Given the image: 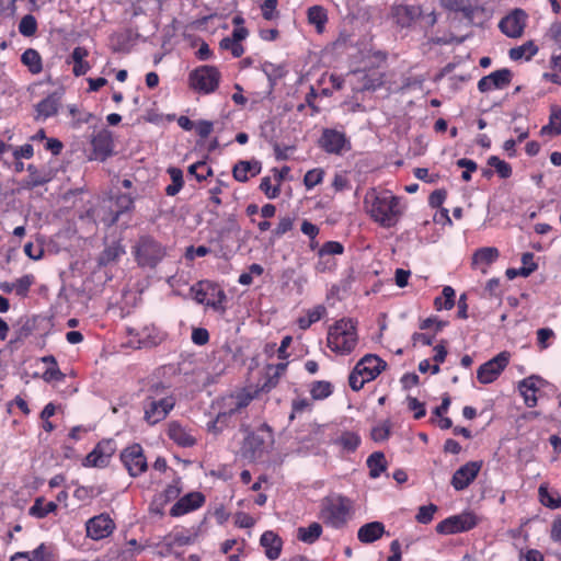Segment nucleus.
Wrapping results in <instances>:
<instances>
[{
  "mask_svg": "<svg viewBox=\"0 0 561 561\" xmlns=\"http://www.w3.org/2000/svg\"><path fill=\"white\" fill-rule=\"evenodd\" d=\"M368 213L370 217L383 228L394 227L403 211L400 208V198L389 192L371 194Z\"/></svg>",
  "mask_w": 561,
  "mask_h": 561,
  "instance_id": "f257e3e1",
  "label": "nucleus"
},
{
  "mask_svg": "<svg viewBox=\"0 0 561 561\" xmlns=\"http://www.w3.org/2000/svg\"><path fill=\"white\" fill-rule=\"evenodd\" d=\"M357 322L353 319H341L330 327L327 337L328 347L340 355L352 353L358 342Z\"/></svg>",
  "mask_w": 561,
  "mask_h": 561,
  "instance_id": "f03ea898",
  "label": "nucleus"
},
{
  "mask_svg": "<svg viewBox=\"0 0 561 561\" xmlns=\"http://www.w3.org/2000/svg\"><path fill=\"white\" fill-rule=\"evenodd\" d=\"M352 501L341 494H330L322 499L320 505V519L335 529L343 528L351 515Z\"/></svg>",
  "mask_w": 561,
  "mask_h": 561,
  "instance_id": "7ed1b4c3",
  "label": "nucleus"
},
{
  "mask_svg": "<svg viewBox=\"0 0 561 561\" xmlns=\"http://www.w3.org/2000/svg\"><path fill=\"white\" fill-rule=\"evenodd\" d=\"M133 253L140 267L154 268L165 256V249L151 236H141L133 247Z\"/></svg>",
  "mask_w": 561,
  "mask_h": 561,
  "instance_id": "20e7f679",
  "label": "nucleus"
},
{
  "mask_svg": "<svg viewBox=\"0 0 561 561\" xmlns=\"http://www.w3.org/2000/svg\"><path fill=\"white\" fill-rule=\"evenodd\" d=\"M220 81V72L215 66H201L190 72V87L204 94L216 91Z\"/></svg>",
  "mask_w": 561,
  "mask_h": 561,
  "instance_id": "39448f33",
  "label": "nucleus"
},
{
  "mask_svg": "<svg viewBox=\"0 0 561 561\" xmlns=\"http://www.w3.org/2000/svg\"><path fill=\"white\" fill-rule=\"evenodd\" d=\"M319 147L330 154L341 156L352 148L351 141L343 131L333 128H324L319 138Z\"/></svg>",
  "mask_w": 561,
  "mask_h": 561,
  "instance_id": "423d86ee",
  "label": "nucleus"
},
{
  "mask_svg": "<svg viewBox=\"0 0 561 561\" xmlns=\"http://www.w3.org/2000/svg\"><path fill=\"white\" fill-rule=\"evenodd\" d=\"M477 517L471 512H463L459 515L450 516L436 526V531L443 535H451L468 531L477 526Z\"/></svg>",
  "mask_w": 561,
  "mask_h": 561,
  "instance_id": "0eeeda50",
  "label": "nucleus"
},
{
  "mask_svg": "<svg viewBox=\"0 0 561 561\" xmlns=\"http://www.w3.org/2000/svg\"><path fill=\"white\" fill-rule=\"evenodd\" d=\"M510 362V354L501 352L490 360L482 364L477 370V379L480 383L488 385L497 379Z\"/></svg>",
  "mask_w": 561,
  "mask_h": 561,
  "instance_id": "6e6552de",
  "label": "nucleus"
},
{
  "mask_svg": "<svg viewBox=\"0 0 561 561\" xmlns=\"http://www.w3.org/2000/svg\"><path fill=\"white\" fill-rule=\"evenodd\" d=\"M121 460L131 477L140 476L148 467L142 447L139 444L126 447L121 453Z\"/></svg>",
  "mask_w": 561,
  "mask_h": 561,
  "instance_id": "1a4fd4ad",
  "label": "nucleus"
},
{
  "mask_svg": "<svg viewBox=\"0 0 561 561\" xmlns=\"http://www.w3.org/2000/svg\"><path fill=\"white\" fill-rule=\"evenodd\" d=\"M176 399L144 400V420L149 425H156L163 421L175 407Z\"/></svg>",
  "mask_w": 561,
  "mask_h": 561,
  "instance_id": "9d476101",
  "label": "nucleus"
},
{
  "mask_svg": "<svg viewBox=\"0 0 561 561\" xmlns=\"http://www.w3.org/2000/svg\"><path fill=\"white\" fill-rule=\"evenodd\" d=\"M528 15L523 9H514L499 23V28L511 38H519L524 34Z\"/></svg>",
  "mask_w": 561,
  "mask_h": 561,
  "instance_id": "9b49d317",
  "label": "nucleus"
},
{
  "mask_svg": "<svg viewBox=\"0 0 561 561\" xmlns=\"http://www.w3.org/2000/svg\"><path fill=\"white\" fill-rule=\"evenodd\" d=\"M422 14V8L413 4H394L390 11L393 23L401 28H411Z\"/></svg>",
  "mask_w": 561,
  "mask_h": 561,
  "instance_id": "f8f14e48",
  "label": "nucleus"
},
{
  "mask_svg": "<svg viewBox=\"0 0 561 561\" xmlns=\"http://www.w3.org/2000/svg\"><path fill=\"white\" fill-rule=\"evenodd\" d=\"M115 450L116 444L113 439H103L87 455L83 465L87 467L103 468L107 466Z\"/></svg>",
  "mask_w": 561,
  "mask_h": 561,
  "instance_id": "ddd939ff",
  "label": "nucleus"
},
{
  "mask_svg": "<svg viewBox=\"0 0 561 561\" xmlns=\"http://www.w3.org/2000/svg\"><path fill=\"white\" fill-rule=\"evenodd\" d=\"M387 367V363L374 354H367L355 365L356 374L368 382L376 379Z\"/></svg>",
  "mask_w": 561,
  "mask_h": 561,
  "instance_id": "4468645a",
  "label": "nucleus"
},
{
  "mask_svg": "<svg viewBox=\"0 0 561 561\" xmlns=\"http://www.w3.org/2000/svg\"><path fill=\"white\" fill-rule=\"evenodd\" d=\"M481 467V461H469L457 469L450 482L454 489L461 491L468 488L470 483L477 478Z\"/></svg>",
  "mask_w": 561,
  "mask_h": 561,
  "instance_id": "2eb2a0df",
  "label": "nucleus"
},
{
  "mask_svg": "<svg viewBox=\"0 0 561 561\" xmlns=\"http://www.w3.org/2000/svg\"><path fill=\"white\" fill-rule=\"evenodd\" d=\"M115 528L114 522L104 514L94 516L87 522V535L93 540L108 537Z\"/></svg>",
  "mask_w": 561,
  "mask_h": 561,
  "instance_id": "dca6fc26",
  "label": "nucleus"
},
{
  "mask_svg": "<svg viewBox=\"0 0 561 561\" xmlns=\"http://www.w3.org/2000/svg\"><path fill=\"white\" fill-rule=\"evenodd\" d=\"M95 160L104 161L113 153L114 142L108 129L100 130L91 140Z\"/></svg>",
  "mask_w": 561,
  "mask_h": 561,
  "instance_id": "f3484780",
  "label": "nucleus"
},
{
  "mask_svg": "<svg viewBox=\"0 0 561 561\" xmlns=\"http://www.w3.org/2000/svg\"><path fill=\"white\" fill-rule=\"evenodd\" d=\"M205 503V496L201 492H191L181 497L171 508L172 516H182L201 507Z\"/></svg>",
  "mask_w": 561,
  "mask_h": 561,
  "instance_id": "a211bd4d",
  "label": "nucleus"
},
{
  "mask_svg": "<svg viewBox=\"0 0 561 561\" xmlns=\"http://www.w3.org/2000/svg\"><path fill=\"white\" fill-rule=\"evenodd\" d=\"M545 380L539 376H529L518 383V390L524 398V402L528 408H534L537 405V391L539 389V385H542Z\"/></svg>",
  "mask_w": 561,
  "mask_h": 561,
  "instance_id": "6ab92c4d",
  "label": "nucleus"
},
{
  "mask_svg": "<svg viewBox=\"0 0 561 561\" xmlns=\"http://www.w3.org/2000/svg\"><path fill=\"white\" fill-rule=\"evenodd\" d=\"M260 543L265 549V556L270 560H276L279 558L283 540L277 534L272 530L263 533L260 539Z\"/></svg>",
  "mask_w": 561,
  "mask_h": 561,
  "instance_id": "aec40b11",
  "label": "nucleus"
},
{
  "mask_svg": "<svg viewBox=\"0 0 561 561\" xmlns=\"http://www.w3.org/2000/svg\"><path fill=\"white\" fill-rule=\"evenodd\" d=\"M442 5L454 12H461L465 19L472 24L479 7L471 3L470 0H440Z\"/></svg>",
  "mask_w": 561,
  "mask_h": 561,
  "instance_id": "412c9836",
  "label": "nucleus"
},
{
  "mask_svg": "<svg viewBox=\"0 0 561 561\" xmlns=\"http://www.w3.org/2000/svg\"><path fill=\"white\" fill-rule=\"evenodd\" d=\"M261 172V162L256 160L237 162L232 169V175L238 182L244 183L249 180L248 173L255 176Z\"/></svg>",
  "mask_w": 561,
  "mask_h": 561,
  "instance_id": "4be33fe9",
  "label": "nucleus"
},
{
  "mask_svg": "<svg viewBox=\"0 0 561 561\" xmlns=\"http://www.w3.org/2000/svg\"><path fill=\"white\" fill-rule=\"evenodd\" d=\"M168 436L181 447H192L196 443V439L178 422L169 424Z\"/></svg>",
  "mask_w": 561,
  "mask_h": 561,
  "instance_id": "5701e85b",
  "label": "nucleus"
},
{
  "mask_svg": "<svg viewBox=\"0 0 561 561\" xmlns=\"http://www.w3.org/2000/svg\"><path fill=\"white\" fill-rule=\"evenodd\" d=\"M385 533V526L380 522H370L363 525L357 531V538L363 543H371L378 540Z\"/></svg>",
  "mask_w": 561,
  "mask_h": 561,
  "instance_id": "b1692460",
  "label": "nucleus"
},
{
  "mask_svg": "<svg viewBox=\"0 0 561 561\" xmlns=\"http://www.w3.org/2000/svg\"><path fill=\"white\" fill-rule=\"evenodd\" d=\"M89 56V51L85 47L77 46L72 50L70 58L73 62L72 72L76 77L85 75L90 70V64L85 61Z\"/></svg>",
  "mask_w": 561,
  "mask_h": 561,
  "instance_id": "393cba45",
  "label": "nucleus"
},
{
  "mask_svg": "<svg viewBox=\"0 0 561 561\" xmlns=\"http://www.w3.org/2000/svg\"><path fill=\"white\" fill-rule=\"evenodd\" d=\"M264 444L265 439L259 433L250 432L243 440V454L245 456L255 457L263 450Z\"/></svg>",
  "mask_w": 561,
  "mask_h": 561,
  "instance_id": "a878e982",
  "label": "nucleus"
},
{
  "mask_svg": "<svg viewBox=\"0 0 561 561\" xmlns=\"http://www.w3.org/2000/svg\"><path fill=\"white\" fill-rule=\"evenodd\" d=\"M116 210H113L110 224L117 222L121 215L130 211L134 208V197L130 194H118L114 199Z\"/></svg>",
  "mask_w": 561,
  "mask_h": 561,
  "instance_id": "bb28decb",
  "label": "nucleus"
},
{
  "mask_svg": "<svg viewBox=\"0 0 561 561\" xmlns=\"http://www.w3.org/2000/svg\"><path fill=\"white\" fill-rule=\"evenodd\" d=\"M21 61L33 75H38L43 70L42 57L39 53L34 48H27L22 54Z\"/></svg>",
  "mask_w": 561,
  "mask_h": 561,
  "instance_id": "cd10ccee",
  "label": "nucleus"
},
{
  "mask_svg": "<svg viewBox=\"0 0 561 561\" xmlns=\"http://www.w3.org/2000/svg\"><path fill=\"white\" fill-rule=\"evenodd\" d=\"M309 24L314 25L318 33H322L328 22L327 10L321 5H312L307 11Z\"/></svg>",
  "mask_w": 561,
  "mask_h": 561,
  "instance_id": "c85d7f7f",
  "label": "nucleus"
},
{
  "mask_svg": "<svg viewBox=\"0 0 561 561\" xmlns=\"http://www.w3.org/2000/svg\"><path fill=\"white\" fill-rule=\"evenodd\" d=\"M367 467L369 468V477L378 478L381 472L387 469V461L382 451H375L367 458Z\"/></svg>",
  "mask_w": 561,
  "mask_h": 561,
  "instance_id": "c756f323",
  "label": "nucleus"
},
{
  "mask_svg": "<svg viewBox=\"0 0 561 561\" xmlns=\"http://www.w3.org/2000/svg\"><path fill=\"white\" fill-rule=\"evenodd\" d=\"M27 179L24 181V187L32 190L34 187L46 184L50 181L48 173H42L34 164L27 165Z\"/></svg>",
  "mask_w": 561,
  "mask_h": 561,
  "instance_id": "7c9ffc66",
  "label": "nucleus"
},
{
  "mask_svg": "<svg viewBox=\"0 0 561 561\" xmlns=\"http://www.w3.org/2000/svg\"><path fill=\"white\" fill-rule=\"evenodd\" d=\"M169 400L175 399L174 394L169 390V387L161 381L149 385L146 391L145 400Z\"/></svg>",
  "mask_w": 561,
  "mask_h": 561,
  "instance_id": "2f4dec72",
  "label": "nucleus"
},
{
  "mask_svg": "<svg viewBox=\"0 0 561 561\" xmlns=\"http://www.w3.org/2000/svg\"><path fill=\"white\" fill-rule=\"evenodd\" d=\"M124 253V248L118 242H113L101 252L98 262L100 265L106 266L113 262H116Z\"/></svg>",
  "mask_w": 561,
  "mask_h": 561,
  "instance_id": "473e14b6",
  "label": "nucleus"
},
{
  "mask_svg": "<svg viewBox=\"0 0 561 561\" xmlns=\"http://www.w3.org/2000/svg\"><path fill=\"white\" fill-rule=\"evenodd\" d=\"M322 534V526L313 522L308 527H299L297 538L306 543H313L317 541Z\"/></svg>",
  "mask_w": 561,
  "mask_h": 561,
  "instance_id": "72a5a7b5",
  "label": "nucleus"
},
{
  "mask_svg": "<svg viewBox=\"0 0 561 561\" xmlns=\"http://www.w3.org/2000/svg\"><path fill=\"white\" fill-rule=\"evenodd\" d=\"M499 256H500V252L494 247L480 248L474 252V254L472 256V263L474 265H477V264L490 265L494 261H496Z\"/></svg>",
  "mask_w": 561,
  "mask_h": 561,
  "instance_id": "f704fd0d",
  "label": "nucleus"
},
{
  "mask_svg": "<svg viewBox=\"0 0 561 561\" xmlns=\"http://www.w3.org/2000/svg\"><path fill=\"white\" fill-rule=\"evenodd\" d=\"M59 108V99L51 94L48 95L46 99L42 100L37 105L36 110L39 116H43L44 118H48L50 116H54L57 114Z\"/></svg>",
  "mask_w": 561,
  "mask_h": 561,
  "instance_id": "c9c22d12",
  "label": "nucleus"
},
{
  "mask_svg": "<svg viewBox=\"0 0 561 561\" xmlns=\"http://www.w3.org/2000/svg\"><path fill=\"white\" fill-rule=\"evenodd\" d=\"M537 53H538V47L535 45V43L533 41H528L520 46L511 48L508 51V55L512 60H518L523 57H525L526 60H529Z\"/></svg>",
  "mask_w": 561,
  "mask_h": 561,
  "instance_id": "e433bc0d",
  "label": "nucleus"
},
{
  "mask_svg": "<svg viewBox=\"0 0 561 561\" xmlns=\"http://www.w3.org/2000/svg\"><path fill=\"white\" fill-rule=\"evenodd\" d=\"M168 174L170 175L172 183L165 187V194L168 196H175L183 187V172L181 169L171 167L168 169Z\"/></svg>",
  "mask_w": 561,
  "mask_h": 561,
  "instance_id": "4c0bfd02",
  "label": "nucleus"
},
{
  "mask_svg": "<svg viewBox=\"0 0 561 561\" xmlns=\"http://www.w3.org/2000/svg\"><path fill=\"white\" fill-rule=\"evenodd\" d=\"M57 510V504L55 502H46L43 497H38L35 500V503L30 508V515L44 518L49 513H53Z\"/></svg>",
  "mask_w": 561,
  "mask_h": 561,
  "instance_id": "58836bf2",
  "label": "nucleus"
},
{
  "mask_svg": "<svg viewBox=\"0 0 561 561\" xmlns=\"http://www.w3.org/2000/svg\"><path fill=\"white\" fill-rule=\"evenodd\" d=\"M455 290L450 286H445L442 291V297H436L434 300V306L436 310H450L455 306Z\"/></svg>",
  "mask_w": 561,
  "mask_h": 561,
  "instance_id": "ea45409f",
  "label": "nucleus"
},
{
  "mask_svg": "<svg viewBox=\"0 0 561 561\" xmlns=\"http://www.w3.org/2000/svg\"><path fill=\"white\" fill-rule=\"evenodd\" d=\"M512 77V71L507 68L493 71L489 75L490 81L494 89H504L508 87L511 84Z\"/></svg>",
  "mask_w": 561,
  "mask_h": 561,
  "instance_id": "a19ab883",
  "label": "nucleus"
},
{
  "mask_svg": "<svg viewBox=\"0 0 561 561\" xmlns=\"http://www.w3.org/2000/svg\"><path fill=\"white\" fill-rule=\"evenodd\" d=\"M541 135H561V110L552 108L548 125L541 127Z\"/></svg>",
  "mask_w": 561,
  "mask_h": 561,
  "instance_id": "79ce46f5",
  "label": "nucleus"
},
{
  "mask_svg": "<svg viewBox=\"0 0 561 561\" xmlns=\"http://www.w3.org/2000/svg\"><path fill=\"white\" fill-rule=\"evenodd\" d=\"M360 443V437L354 432H343L341 436L335 439V444L341 446L344 450L353 453L357 449Z\"/></svg>",
  "mask_w": 561,
  "mask_h": 561,
  "instance_id": "37998d69",
  "label": "nucleus"
},
{
  "mask_svg": "<svg viewBox=\"0 0 561 561\" xmlns=\"http://www.w3.org/2000/svg\"><path fill=\"white\" fill-rule=\"evenodd\" d=\"M333 392L331 382L325 380L313 381L310 387V394L313 400H323Z\"/></svg>",
  "mask_w": 561,
  "mask_h": 561,
  "instance_id": "c03bdc74",
  "label": "nucleus"
},
{
  "mask_svg": "<svg viewBox=\"0 0 561 561\" xmlns=\"http://www.w3.org/2000/svg\"><path fill=\"white\" fill-rule=\"evenodd\" d=\"M550 67L552 72H545L542 78L546 81L561 85V53L559 55L553 54L550 59Z\"/></svg>",
  "mask_w": 561,
  "mask_h": 561,
  "instance_id": "a18cd8bd",
  "label": "nucleus"
},
{
  "mask_svg": "<svg viewBox=\"0 0 561 561\" xmlns=\"http://www.w3.org/2000/svg\"><path fill=\"white\" fill-rule=\"evenodd\" d=\"M538 495H539L540 503L542 505H545L546 507H549L552 510L561 507V496L558 494H557V496L551 494L549 492V489L547 485L541 484L539 486Z\"/></svg>",
  "mask_w": 561,
  "mask_h": 561,
  "instance_id": "49530a36",
  "label": "nucleus"
},
{
  "mask_svg": "<svg viewBox=\"0 0 561 561\" xmlns=\"http://www.w3.org/2000/svg\"><path fill=\"white\" fill-rule=\"evenodd\" d=\"M488 165L494 168L501 179H508L512 176L513 170L511 164L500 159L497 156L489 157Z\"/></svg>",
  "mask_w": 561,
  "mask_h": 561,
  "instance_id": "de8ad7c7",
  "label": "nucleus"
},
{
  "mask_svg": "<svg viewBox=\"0 0 561 561\" xmlns=\"http://www.w3.org/2000/svg\"><path fill=\"white\" fill-rule=\"evenodd\" d=\"M211 287V284L209 282H198L195 285H193L190 289L193 298L198 304H206L208 306H215L214 302H209L206 300L207 297V290Z\"/></svg>",
  "mask_w": 561,
  "mask_h": 561,
  "instance_id": "09e8293b",
  "label": "nucleus"
},
{
  "mask_svg": "<svg viewBox=\"0 0 561 561\" xmlns=\"http://www.w3.org/2000/svg\"><path fill=\"white\" fill-rule=\"evenodd\" d=\"M69 113L72 116L71 126L79 128L82 124H88L94 118V115L90 112L81 111L77 105H69Z\"/></svg>",
  "mask_w": 561,
  "mask_h": 561,
  "instance_id": "8fccbe9b",
  "label": "nucleus"
},
{
  "mask_svg": "<svg viewBox=\"0 0 561 561\" xmlns=\"http://www.w3.org/2000/svg\"><path fill=\"white\" fill-rule=\"evenodd\" d=\"M188 173L194 175L198 182H202L208 176H213L214 171L210 167H206L205 161H197L188 167Z\"/></svg>",
  "mask_w": 561,
  "mask_h": 561,
  "instance_id": "3c124183",
  "label": "nucleus"
},
{
  "mask_svg": "<svg viewBox=\"0 0 561 561\" xmlns=\"http://www.w3.org/2000/svg\"><path fill=\"white\" fill-rule=\"evenodd\" d=\"M30 561H51L53 552L49 546L41 543L31 552H24Z\"/></svg>",
  "mask_w": 561,
  "mask_h": 561,
  "instance_id": "603ef678",
  "label": "nucleus"
},
{
  "mask_svg": "<svg viewBox=\"0 0 561 561\" xmlns=\"http://www.w3.org/2000/svg\"><path fill=\"white\" fill-rule=\"evenodd\" d=\"M37 31L36 19L32 14L24 15L19 23V32L26 37L33 36Z\"/></svg>",
  "mask_w": 561,
  "mask_h": 561,
  "instance_id": "864d4df0",
  "label": "nucleus"
},
{
  "mask_svg": "<svg viewBox=\"0 0 561 561\" xmlns=\"http://www.w3.org/2000/svg\"><path fill=\"white\" fill-rule=\"evenodd\" d=\"M324 171L320 168L309 170L304 176V184L307 190L313 188L323 180Z\"/></svg>",
  "mask_w": 561,
  "mask_h": 561,
  "instance_id": "5fc2aeb1",
  "label": "nucleus"
},
{
  "mask_svg": "<svg viewBox=\"0 0 561 561\" xmlns=\"http://www.w3.org/2000/svg\"><path fill=\"white\" fill-rule=\"evenodd\" d=\"M219 47L225 50H230L234 58H239L243 55L244 48L239 42H233L230 37H224L219 42Z\"/></svg>",
  "mask_w": 561,
  "mask_h": 561,
  "instance_id": "6e6d98bb",
  "label": "nucleus"
},
{
  "mask_svg": "<svg viewBox=\"0 0 561 561\" xmlns=\"http://www.w3.org/2000/svg\"><path fill=\"white\" fill-rule=\"evenodd\" d=\"M34 283L33 275H24L14 282L15 294L21 297H25L30 290V287Z\"/></svg>",
  "mask_w": 561,
  "mask_h": 561,
  "instance_id": "4d7b16f0",
  "label": "nucleus"
},
{
  "mask_svg": "<svg viewBox=\"0 0 561 561\" xmlns=\"http://www.w3.org/2000/svg\"><path fill=\"white\" fill-rule=\"evenodd\" d=\"M295 218L285 216L282 217L276 226V228L273 230V236L276 238H280L288 231H290L294 228Z\"/></svg>",
  "mask_w": 561,
  "mask_h": 561,
  "instance_id": "13d9d810",
  "label": "nucleus"
},
{
  "mask_svg": "<svg viewBox=\"0 0 561 561\" xmlns=\"http://www.w3.org/2000/svg\"><path fill=\"white\" fill-rule=\"evenodd\" d=\"M436 511L437 506L435 504L421 506L415 518L420 524H428L432 522L434 513Z\"/></svg>",
  "mask_w": 561,
  "mask_h": 561,
  "instance_id": "bf43d9fd",
  "label": "nucleus"
},
{
  "mask_svg": "<svg viewBox=\"0 0 561 561\" xmlns=\"http://www.w3.org/2000/svg\"><path fill=\"white\" fill-rule=\"evenodd\" d=\"M260 190L266 195L267 198L274 199L276 198L280 193L279 184H276L272 186L271 179L268 176H265L262 179L260 184Z\"/></svg>",
  "mask_w": 561,
  "mask_h": 561,
  "instance_id": "052dcab7",
  "label": "nucleus"
},
{
  "mask_svg": "<svg viewBox=\"0 0 561 561\" xmlns=\"http://www.w3.org/2000/svg\"><path fill=\"white\" fill-rule=\"evenodd\" d=\"M277 3V0H265L261 4L262 16L265 20L271 21L278 16V12L276 10Z\"/></svg>",
  "mask_w": 561,
  "mask_h": 561,
  "instance_id": "680f3d73",
  "label": "nucleus"
},
{
  "mask_svg": "<svg viewBox=\"0 0 561 561\" xmlns=\"http://www.w3.org/2000/svg\"><path fill=\"white\" fill-rule=\"evenodd\" d=\"M538 265L531 263V266H522L520 268H507L505 274L508 279H514L516 276L528 277L537 270Z\"/></svg>",
  "mask_w": 561,
  "mask_h": 561,
  "instance_id": "e2e57ef3",
  "label": "nucleus"
},
{
  "mask_svg": "<svg viewBox=\"0 0 561 561\" xmlns=\"http://www.w3.org/2000/svg\"><path fill=\"white\" fill-rule=\"evenodd\" d=\"M344 247L337 241H328L319 250V255L342 254Z\"/></svg>",
  "mask_w": 561,
  "mask_h": 561,
  "instance_id": "0e129e2a",
  "label": "nucleus"
},
{
  "mask_svg": "<svg viewBox=\"0 0 561 561\" xmlns=\"http://www.w3.org/2000/svg\"><path fill=\"white\" fill-rule=\"evenodd\" d=\"M408 408L414 412V419L420 420L426 414L424 403L420 402L416 398L408 397Z\"/></svg>",
  "mask_w": 561,
  "mask_h": 561,
  "instance_id": "69168bd1",
  "label": "nucleus"
},
{
  "mask_svg": "<svg viewBox=\"0 0 561 561\" xmlns=\"http://www.w3.org/2000/svg\"><path fill=\"white\" fill-rule=\"evenodd\" d=\"M278 380L279 378L274 376V374H267L263 382L257 385V389L255 391H259V393H267L278 385Z\"/></svg>",
  "mask_w": 561,
  "mask_h": 561,
  "instance_id": "338daca9",
  "label": "nucleus"
},
{
  "mask_svg": "<svg viewBox=\"0 0 561 561\" xmlns=\"http://www.w3.org/2000/svg\"><path fill=\"white\" fill-rule=\"evenodd\" d=\"M43 379L46 382L60 381L65 378V374L58 368L57 365L49 366L43 374Z\"/></svg>",
  "mask_w": 561,
  "mask_h": 561,
  "instance_id": "774afa93",
  "label": "nucleus"
}]
</instances>
